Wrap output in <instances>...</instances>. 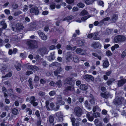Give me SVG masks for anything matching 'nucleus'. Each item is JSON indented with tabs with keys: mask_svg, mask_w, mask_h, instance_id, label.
Returning a JSON list of instances; mask_svg holds the SVG:
<instances>
[{
	"mask_svg": "<svg viewBox=\"0 0 126 126\" xmlns=\"http://www.w3.org/2000/svg\"><path fill=\"white\" fill-rule=\"evenodd\" d=\"M38 43L37 41L31 40L28 41L27 44L29 49H32L38 48Z\"/></svg>",
	"mask_w": 126,
	"mask_h": 126,
	"instance_id": "1",
	"label": "nucleus"
},
{
	"mask_svg": "<svg viewBox=\"0 0 126 126\" xmlns=\"http://www.w3.org/2000/svg\"><path fill=\"white\" fill-rule=\"evenodd\" d=\"M114 42L116 43L120 42H124L126 41V37L122 35L116 36L114 39Z\"/></svg>",
	"mask_w": 126,
	"mask_h": 126,
	"instance_id": "2",
	"label": "nucleus"
},
{
	"mask_svg": "<svg viewBox=\"0 0 126 126\" xmlns=\"http://www.w3.org/2000/svg\"><path fill=\"white\" fill-rule=\"evenodd\" d=\"M124 98L121 96L117 97L113 101L114 104L116 105H119L122 104L123 102H124Z\"/></svg>",
	"mask_w": 126,
	"mask_h": 126,
	"instance_id": "3",
	"label": "nucleus"
},
{
	"mask_svg": "<svg viewBox=\"0 0 126 126\" xmlns=\"http://www.w3.org/2000/svg\"><path fill=\"white\" fill-rule=\"evenodd\" d=\"M10 25L11 27H12L13 31H16V30H19L23 28L22 25L21 24H17L16 26V28H14L16 26L14 25H13L12 23L10 24Z\"/></svg>",
	"mask_w": 126,
	"mask_h": 126,
	"instance_id": "4",
	"label": "nucleus"
},
{
	"mask_svg": "<svg viewBox=\"0 0 126 126\" xmlns=\"http://www.w3.org/2000/svg\"><path fill=\"white\" fill-rule=\"evenodd\" d=\"M74 111L76 115L78 116H80L82 114V110L79 107H76Z\"/></svg>",
	"mask_w": 126,
	"mask_h": 126,
	"instance_id": "5",
	"label": "nucleus"
},
{
	"mask_svg": "<svg viewBox=\"0 0 126 126\" xmlns=\"http://www.w3.org/2000/svg\"><path fill=\"white\" fill-rule=\"evenodd\" d=\"M83 78L87 81H93L94 80V77L91 75L88 74L84 76Z\"/></svg>",
	"mask_w": 126,
	"mask_h": 126,
	"instance_id": "6",
	"label": "nucleus"
},
{
	"mask_svg": "<svg viewBox=\"0 0 126 126\" xmlns=\"http://www.w3.org/2000/svg\"><path fill=\"white\" fill-rule=\"evenodd\" d=\"M37 32L42 40L45 41L47 39V36L43 32L40 30L37 31Z\"/></svg>",
	"mask_w": 126,
	"mask_h": 126,
	"instance_id": "7",
	"label": "nucleus"
},
{
	"mask_svg": "<svg viewBox=\"0 0 126 126\" xmlns=\"http://www.w3.org/2000/svg\"><path fill=\"white\" fill-rule=\"evenodd\" d=\"M102 62V66L103 68H106L108 67L109 65V63L107 58H105Z\"/></svg>",
	"mask_w": 126,
	"mask_h": 126,
	"instance_id": "8",
	"label": "nucleus"
},
{
	"mask_svg": "<svg viewBox=\"0 0 126 126\" xmlns=\"http://www.w3.org/2000/svg\"><path fill=\"white\" fill-rule=\"evenodd\" d=\"M91 46L94 48H100L102 46L101 44L99 42H94Z\"/></svg>",
	"mask_w": 126,
	"mask_h": 126,
	"instance_id": "9",
	"label": "nucleus"
},
{
	"mask_svg": "<svg viewBox=\"0 0 126 126\" xmlns=\"http://www.w3.org/2000/svg\"><path fill=\"white\" fill-rule=\"evenodd\" d=\"M31 13H34L36 15H38L39 13V11L37 7L35 6L32 7L30 10Z\"/></svg>",
	"mask_w": 126,
	"mask_h": 126,
	"instance_id": "10",
	"label": "nucleus"
},
{
	"mask_svg": "<svg viewBox=\"0 0 126 126\" xmlns=\"http://www.w3.org/2000/svg\"><path fill=\"white\" fill-rule=\"evenodd\" d=\"M76 52L77 54L80 55H84L86 53L85 50L80 48H78L76 49Z\"/></svg>",
	"mask_w": 126,
	"mask_h": 126,
	"instance_id": "11",
	"label": "nucleus"
},
{
	"mask_svg": "<svg viewBox=\"0 0 126 126\" xmlns=\"http://www.w3.org/2000/svg\"><path fill=\"white\" fill-rule=\"evenodd\" d=\"M56 116L59 119L60 121L62 122L63 120V113L59 111L56 114Z\"/></svg>",
	"mask_w": 126,
	"mask_h": 126,
	"instance_id": "12",
	"label": "nucleus"
},
{
	"mask_svg": "<svg viewBox=\"0 0 126 126\" xmlns=\"http://www.w3.org/2000/svg\"><path fill=\"white\" fill-rule=\"evenodd\" d=\"M118 16L117 15L113 14L111 17L110 21L112 23H115L118 19Z\"/></svg>",
	"mask_w": 126,
	"mask_h": 126,
	"instance_id": "13",
	"label": "nucleus"
},
{
	"mask_svg": "<svg viewBox=\"0 0 126 126\" xmlns=\"http://www.w3.org/2000/svg\"><path fill=\"white\" fill-rule=\"evenodd\" d=\"M73 55L70 52H68L67 53V56L66 57L67 62H69L72 60V58L73 57Z\"/></svg>",
	"mask_w": 126,
	"mask_h": 126,
	"instance_id": "14",
	"label": "nucleus"
},
{
	"mask_svg": "<svg viewBox=\"0 0 126 126\" xmlns=\"http://www.w3.org/2000/svg\"><path fill=\"white\" fill-rule=\"evenodd\" d=\"M101 95L103 98L107 99L110 96V94L108 92L106 91H103L101 93Z\"/></svg>",
	"mask_w": 126,
	"mask_h": 126,
	"instance_id": "15",
	"label": "nucleus"
},
{
	"mask_svg": "<svg viewBox=\"0 0 126 126\" xmlns=\"http://www.w3.org/2000/svg\"><path fill=\"white\" fill-rule=\"evenodd\" d=\"M126 82V79H123L118 81V85L119 87H121L123 86Z\"/></svg>",
	"mask_w": 126,
	"mask_h": 126,
	"instance_id": "16",
	"label": "nucleus"
},
{
	"mask_svg": "<svg viewBox=\"0 0 126 126\" xmlns=\"http://www.w3.org/2000/svg\"><path fill=\"white\" fill-rule=\"evenodd\" d=\"M38 51L41 54L47 53V49L45 47L39 48L38 50Z\"/></svg>",
	"mask_w": 126,
	"mask_h": 126,
	"instance_id": "17",
	"label": "nucleus"
},
{
	"mask_svg": "<svg viewBox=\"0 0 126 126\" xmlns=\"http://www.w3.org/2000/svg\"><path fill=\"white\" fill-rule=\"evenodd\" d=\"M57 103L61 105H63L64 102L62 100V97L60 95L58 96L57 97Z\"/></svg>",
	"mask_w": 126,
	"mask_h": 126,
	"instance_id": "18",
	"label": "nucleus"
},
{
	"mask_svg": "<svg viewBox=\"0 0 126 126\" xmlns=\"http://www.w3.org/2000/svg\"><path fill=\"white\" fill-rule=\"evenodd\" d=\"M93 114L91 113V112H90L89 113L87 114L86 116L88 120L91 121H92L94 120Z\"/></svg>",
	"mask_w": 126,
	"mask_h": 126,
	"instance_id": "19",
	"label": "nucleus"
},
{
	"mask_svg": "<svg viewBox=\"0 0 126 126\" xmlns=\"http://www.w3.org/2000/svg\"><path fill=\"white\" fill-rule=\"evenodd\" d=\"M36 25L35 23H31L30 26V28L28 30V31H31L34 30L35 28Z\"/></svg>",
	"mask_w": 126,
	"mask_h": 126,
	"instance_id": "20",
	"label": "nucleus"
},
{
	"mask_svg": "<svg viewBox=\"0 0 126 126\" xmlns=\"http://www.w3.org/2000/svg\"><path fill=\"white\" fill-rule=\"evenodd\" d=\"M28 68L30 69L31 70L33 71H35L38 70L39 68L36 66L29 65L28 64Z\"/></svg>",
	"mask_w": 126,
	"mask_h": 126,
	"instance_id": "21",
	"label": "nucleus"
},
{
	"mask_svg": "<svg viewBox=\"0 0 126 126\" xmlns=\"http://www.w3.org/2000/svg\"><path fill=\"white\" fill-rule=\"evenodd\" d=\"M73 18V16H67L62 19L63 21L67 20L68 22L70 21V20L72 19Z\"/></svg>",
	"mask_w": 126,
	"mask_h": 126,
	"instance_id": "22",
	"label": "nucleus"
},
{
	"mask_svg": "<svg viewBox=\"0 0 126 126\" xmlns=\"http://www.w3.org/2000/svg\"><path fill=\"white\" fill-rule=\"evenodd\" d=\"M71 80V79L70 78H67L64 81V84L65 85H70V81Z\"/></svg>",
	"mask_w": 126,
	"mask_h": 126,
	"instance_id": "23",
	"label": "nucleus"
},
{
	"mask_svg": "<svg viewBox=\"0 0 126 126\" xmlns=\"http://www.w3.org/2000/svg\"><path fill=\"white\" fill-rule=\"evenodd\" d=\"M62 70V69L60 67H58L57 69L54 72V75L55 76H57L58 74H59L60 72Z\"/></svg>",
	"mask_w": 126,
	"mask_h": 126,
	"instance_id": "24",
	"label": "nucleus"
},
{
	"mask_svg": "<svg viewBox=\"0 0 126 126\" xmlns=\"http://www.w3.org/2000/svg\"><path fill=\"white\" fill-rule=\"evenodd\" d=\"M80 88L83 90H86L88 89V87L86 84H82L80 86Z\"/></svg>",
	"mask_w": 126,
	"mask_h": 126,
	"instance_id": "25",
	"label": "nucleus"
},
{
	"mask_svg": "<svg viewBox=\"0 0 126 126\" xmlns=\"http://www.w3.org/2000/svg\"><path fill=\"white\" fill-rule=\"evenodd\" d=\"M115 80V79L113 78L109 79L107 82V84L108 85H110Z\"/></svg>",
	"mask_w": 126,
	"mask_h": 126,
	"instance_id": "26",
	"label": "nucleus"
},
{
	"mask_svg": "<svg viewBox=\"0 0 126 126\" xmlns=\"http://www.w3.org/2000/svg\"><path fill=\"white\" fill-rule=\"evenodd\" d=\"M101 110L99 107L97 105L94 107L93 109V111L94 112H95L96 111H100Z\"/></svg>",
	"mask_w": 126,
	"mask_h": 126,
	"instance_id": "27",
	"label": "nucleus"
},
{
	"mask_svg": "<svg viewBox=\"0 0 126 126\" xmlns=\"http://www.w3.org/2000/svg\"><path fill=\"white\" fill-rule=\"evenodd\" d=\"M60 65V64L58 62H55L52 63L49 65V66L50 67H52L53 66H59Z\"/></svg>",
	"mask_w": 126,
	"mask_h": 126,
	"instance_id": "28",
	"label": "nucleus"
},
{
	"mask_svg": "<svg viewBox=\"0 0 126 126\" xmlns=\"http://www.w3.org/2000/svg\"><path fill=\"white\" fill-rule=\"evenodd\" d=\"M73 61L76 63L78 62H79V59L78 57L76 55H73Z\"/></svg>",
	"mask_w": 126,
	"mask_h": 126,
	"instance_id": "29",
	"label": "nucleus"
},
{
	"mask_svg": "<svg viewBox=\"0 0 126 126\" xmlns=\"http://www.w3.org/2000/svg\"><path fill=\"white\" fill-rule=\"evenodd\" d=\"M7 92H8V94L9 95H10V96H11V98H13V100H15V99H14V98H13V96L14 97V98H15V97H16V98L17 97H16V96H15L14 95H11V94H12L13 93V91H12V90L10 89V90H8L7 91Z\"/></svg>",
	"mask_w": 126,
	"mask_h": 126,
	"instance_id": "30",
	"label": "nucleus"
},
{
	"mask_svg": "<svg viewBox=\"0 0 126 126\" xmlns=\"http://www.w3.org/2000/svg\"><path fill=\"white\" fill-rule=\"evenodd\" d=\"M15 67L17 70H19L21 69V65L20 63H16L15 65Z\"/></svg>",
	"mask_w": 126,
	"mask_h": 126,
	"instance_id": "31",
	"label": "nucleus"
},
{
	"mask_svg": "<svg viewBox=\"0 0 126 126\" xmlns=\"http://www.w3.org/2000/svg\"><path fill=\"white\" fill-rule=\"evenodd\" d=\"M12 74L11 73L9 72L5 76H2V78L3 80H5V78L9 77H11L12 76Z\"/></svg>",
	"mask_w": 126,
	"mask_h": 126,
	"instance_id": "32",
	"label": "nucleus"
},
{
	"mask_svg": "<svg viewBox=\"0 0 126 126\" xmlns=\"http://www.w3.org/2000/svg\"><path fill=\"white\" fill-rule=\"evenodd\" d=\"M66 87L69 91L72 92L75 90L74 87L73 86H68Z\"/></svg>",
	"mask_w": 126,
	"mask_h": 126,
	"instance_id": "33",
	"label": "nucleus"
},
{
	"mask_svg": "<svg viewBox=\"0 0 126 126\" xmlns=\"http://www.w3.org/2000/svg\"><path fill=\"white\" fill-rule=\"evenodd\" d=\"M5 21H2L0 22V25H2L3 27V28L5 29L7 27V25L6 23H5Z\"/></svg>",
	"mask_w": 126,
	"mask_h": 126,
	"instance_id": "34",
	"label": "nucleus"
},
{
	"mask_svg": "<svg viewBox=\"0 0 126 126\" xmlns=\"http://www.w3.org/2000/svg\"><path fill=\"white\" fill-rule=\"evenodd\" d=\"M55 84L59 88L61 87L62 86L61 80H58L56 82Z\"/></svg>",
	"mask_w": 126,
	"mask_h": 126,
	"instance_id": "35",
	"label": "nucleus"
},
{
	"mask_svg": "<svg viewBox=\"0 0 126 126\" xmlns=\"http://www.w3.org/2000/svg\"><path fill=\"white\" fill-rule=\"evenodd\" d=\"M94 0H86L85 1V3L87 5L91 4L93 3Z\"/></svg>",
	"mask_w": 126,
	"mask_h": 126,
	"instance_id": "36",
	"label": "nucleus"
},
{
	"mask_svg": "<svg viewBox=\"0 0 126 126\" xmlns=\"http://www.w3.org/2000/svg\"><path fill=\"white\" fill-rule=\"evenodd\" d=\"M49 121L50 124H51L52 125H53V122L54 121V118L53 117L52 115H50L49 117Z\"/></svg>",
	"mask_w": 126,
	"mask_h": 126,
	"instance_id": "37",
	"label": "nucleus"
},
{
	"mask_svg": "<svg viewBox=\"0 0 126 126\" xmlns=\"http://www.w3.org/2000/svg\"><path fill=\"white\" fill-rule=\"evenodd\" d=\"M88 12L86 10H84L82 11L80 14V15L81 16H84L88 15Z\"/></svg>",
	"mask_w": 126,
	"mask_h": 126,
	"instance_id": "38",
	"label": "nucleus"
},
{
	"mask_svg": "<svg viewBox=\"0 0 126 126\" xmlns=\"http://www.w3.org/2000/svg\"><path fill=\"white\" fill-rule=\"evenodd\" d=\"M19 103L17 101H16L15 102V105L16 106H18L19 105V103L21 104L23 102L22 100L20 98H19L18 100Z\"/></svg>",
	"mask_w": 126,
	"mask_h": 126,
	"instance_id": "39",
	"label": "nucleus"
},
{
	"mask_svg": "<svg viewBox=\"0 0 126 126\" xmlns=\"http://www.w3.org/2000/svg\"><path fill=\"white\" fill-rule=\"evenodd\" d=\"M63 92L64 94L65 95H68L70 94L69 91L67 89L66 87L65 88L64 90L63 91Z\"/></svg>",
	"mask_w": 126,
	"mask_h": 126,
	"instance_id": "40",
	"label": "nucleus"
},
{
	"mask_svg": "<svg viewBox=\"0 0 126 126\" xmlns=\"http://www.w3.org/2000/svg\"><path fill=\"white\" fill-rule=\"evenodd\" d=\"M55 58V57L54 54H52V53H51L50 55L48 58V59L49 60V61H50V59L52 60H54Z\"/></svg>",
	"mask_w": 126,
	"mask_h": 126,
	"instance_id": "41",
	"label": "nucleus"
},
{
	"mask_svg": "<svg viewBox=\"0 0 126 126\" xmlns=\"http://www.w3.org/2000/svg\"><path fill=\"white\" fill-rule=\"evenodd\" d=\"M84 104L85 106L88 109H90V105L88 103V102L86 100L85 101Z\"/></svg>",
	"mask_w": 126,
	"mask_h": 126,
	"instance_id": "42",
	"label": "nucleus"
},
{
	"mask_svg": "<svg viewBox=\"0 0 126 126\" xmlns=\"http://www.w3.org/2000/svg\"><path fill=\"white\" fill-rule=\"evenodd\" d=\"M90 15L84 17H82L81 18V20L83 21H85L87 19L91 17Z\"/></svg>",
	"mask_w": 126,
	"mask_h": 126,
	"instance_id": "43",
	"label": "nucleus"
},
{
	"mask_svg": "<svg viewBox=\"0 0 126 126\" xmlns=\"http://www.w3.org/2000/svg\"><path fill=\"white\" fill-rule=\"evenodd\" d=\"M30 103L32 104V103L35 101L36 99L35 97L34 96H31L30 98Z\"/></svg>",
	"mask_w": 126,
	"mask_h": 126,
	"instance_id": "44",
	"label": "nucleus"
},
{
	"mask_svg": "<svg viewBox=\"0 0 126 126\" xmlns=\"http://www.w3.org/2000/svg\"><path fill=\"white\" fill-rule=\"evenodd\" d=\"M77 6L79 8H82L85 5L84 4L80 2L77 4Z\"/></svg>",
	"mask_w": 126,
	"mask_h": 126,
	"instance_id": "45",
	"label": "nucleus"
},
{
	"mask_svg": "<svg viewBox=\"0 0 126 126\" xmlns=\"http://www.w3.org/2000/svg\"><path fill=\"white\" fill-rule=\"evenodd\" d=\"M25 110L27 112H29V115H31L32 113V110L29 108H26Z\"/></svg>",
	"mask_w": 126,
	"mask_h": 126,
	"instance_id": "46",
	"label": "nucleus"
},
{
	"mask_svg": "<svg viewBox=\"0 0 126 126\" xmlns=\"http://www.w3.org/2000/svg\"><path fill=\"white\" fill-rule=\"evenodd\" d=\"M12 112L14 114H17L18 113V110L16 109H13L12 110Z\"/></svg>",
	"mask_w": 126,
	"mask_h": 126,
	"instance_id": "47",
	"label": "nucleus"
},
{
	"mask_svg": "<svg viewBox=\"0 0 126 126\" xmlns=\"http://www.w3.org/2000/svg\"><path fill=\"white\" fill-rule=\"evenodd\" d=\"M94 117L95 118L98 117L100 116V114L98 112L95 113L93 114Z\"/></svg>",
	"mask_w": 126,
	"mask_h": 126,
	"instance_id": "48",
	"label": "nucleus"
},
{
	"mask_svg": "<svg viewBox=\"0 0 126 126\" xmlns=\"http://www.w3.org/2000/svg\"><path fill=\"white\" fill-rule=\"evenodd\" d=\"M126 56V50H125L122 53L121 57L122 58H124Z\"/></svg>",
	"mask_w": 126,
	"mask_h": 126,
	"instance_id": "49",
	"label": "nucleus"
},
{
	"mask_svg": "<svg viewBox=\"0 0 126 126\" xmlns=\"http://www.w3.org/2000/svg\"><path fill=\"white\" fill-rule=\"evenodd\" d=\"M72 67L71 66H66L65 67V69L66 71H68L72 69Z\"/></svg>",
	"mask_w": 126,
	"mask_h": 126,
	"instance_id": "50",
	"label": "nucleus"
},
{
	"mask_svg": "<svg viewBox=\"0 0 126 126\" xmlns=\"http://www.w3.org/2000/svg\"><path fill=\"white\" fill-rule=\"evenodd\" d=\"M77 42L79 46L82 45L83 44V42L81 40H79L77 41Z\"/></svg>",
	"mask_w": 126,
	"mask_h": 126,
	"instance_id": "51",
	"label": "nucleus"
},
{
	"mask_svg": "<svg viewBox=\"0 0 126 126\" xmlns=\"http://www.w3.org/2000/svg\"><path fill=\"white\" fill-rule=\"evenodd\" d=\"M49 101H47L46 102V107L48 110H50L51 109H50L48 107V104H49Z\"/></svg>",
	"mask_w": 126,
	"mask_h": 126,
	"instance_id": "52",
	"label": "nucleus"
},
{
	"mask_svg": "<svg viewBox=\"0 0 126 126\" xmlns=\"http://www.w3.org/2000/svg\"><path fill=\"white\" fill-rule=\"evenodd\" d=\"M106 53L107 55L108 56H111L112 55L111 52L110 50H108L106 51Z\"/></svg>",
	"mask_w": 126,
	"mask_h": 126,
	"instance_id": "53",
	"label": "nucleus"
},
{
	"mask_svg": "<svg viewBox=\"0 0 126 126\" xmlns=\"http://www.w3.org/2000/svg\"><path fill=\"white\" fill-rule=\"evenodd\" d=\"M56 92L55 91H52L50 92L49 94L51 96H53L54 95L56 94Z\"/></svg>",
	"mask_w": 126,
	"mask_h": 126,
	"instance_id": "54",
	"label": "nucleus"
},
{
	"mask_svg": "<svg viewBox=\"0 0 126 126\" xmlns=\"http://www.w3.org/2000/svg\"><path fill=\"white\" fill-rule=\"evenodd\" d=\"M98 4V5L102 6V7H103L104 2H103L101 1H99L97 2Z\"/></svg>",
	"mask_w": 126,
	"mask_h": 126,
	"instance_id": "55",
	"label": "nucleus"
},
{
	"mask_svg": "<svg viewBox=\"0 0 126 126\" xmlns=\"http://www.w3.org/2000/svg\"><path fill=\"white\" fill-rule=\"evenodd\" d=\"M35 114L38 117H39L40 116L39 111L38 110H37L36 111Z\"/></svg>",
	"mask_w": 126,
	"mask_h": 126,
	"instance_id": "56",
	"label": "nucleus"
},
{
	"mask_svg": "<svg viewBox=\"0 0 126 126\" xmlns=\"http://www.w3.org/2000/svg\"><path fill=\"white\" fill-rule=\"evenodd\" d=\"M6 89L5 88V87H3L2 89V90L3 91V92L4 93V96L5 97H6L7 96V95L5 93V90H6Z\"/></svg>",
	"mask_w": 126,
	"mask_h": 126,
	"instance_id": "57",
	"label": "nucleus"
},
{
	"mask_svg": "<svg viewBox=\"0 0 126 126\" xmlns=\"http://www.w3.org/2000/svg\"><path fill=\"white\" fill-rule=\"evenodd\" d=\"M55 5L54 3H52L51 4L50 6V7L51 9H55Z\"/></svg>",
	"mask_w": 126,
	"mask_h": 126,
	"instance_id": "58",
	"label": "nucleus"
},
{
	"mask_svg": "<svg viewBox=\"0 0 126 126\" xmlns=\"http://www.w3.org/2000/svg\"><path fill=\"white\" fill-rule=\"evenodd\" d=\"M40 82L42 84H45L46 83V81L43 79H41L40 80Z\"/></svg>",
	"mask_w": 126,
	"mask_h": 126,
	"instance_id": "59",
	"label": "nucleus"
},
{
	"mask_svg": "<svg viewBox=\"0 0 126 126\" xmlns=\"http://www.w3.org/2000/svg\"><path fill=\"white\" fill-rule=\"evenodd\" d=\"M90 102L92 104H94V97H93L92 99H91L90 100Z\"/></svg>",
	"mask_w": 126,
	"mask_h": 126,
	"instance_id": "60",
	"label": "nucleus"
},
{
	"mask_svg": "<svg viewBox=\"0 0 126 126\" xmlns=\"http://www.w3.org/2000/svg\"><path fill=\"white\" fill-rule=\"evenodd\" d=\"M38 94L40 96H43L45 95V93L41 91L38 92Z\"/></svg>",
	"mask_w": 126,
	"mask_h": 126,
	"instance_id": "61",
	"label": "nucleus"
},
{
	"mask_svg": "<svg viewBox=\"0 0 126 126\" xmlns=\"http://www.w3.org/2000/svg\"><path fill=\"white\" fill-rule=\"evenodd\" d=\"M93 33H92L90 34H88L87 37L88 38H92L93 37H94V36L93 34Z\"/></svg>",
	"mask_w": 126,
	"mask_h": 126,
	"instance_id": "62",
	"label": "nucleus"
},
{
	"mask_svg": "<svg viewBox=\"0 0 126 126\" xmlns=\"http://www.w3.org/2000/svg\"><path fill=\"white\" fill-rule=\"evenodd\" d=\"M32 72L31 71H27L26 73V75L29 76L30 74H32Z\"/></svg>",
	"mask_w": 126,
	"mask_h": 126,
	"instance_id": "63",
	"label": "nucleus"
},
{
	"mask_svg": "<svg viewBox=\"0 0 126 126\" xmlns=\"http://www.w3.org/2000/svg\"><path fill=\"white\" fill-rule=\"evenodd\" d=\"M112 32V30L109 29H108L107 30V33L108 34H110Z\"/></svg>",
	"mask_w": 126,
	"mask_h": 126,
	"instance_id": "64",
	"label": "nucleus"
}]
</instances>
